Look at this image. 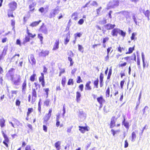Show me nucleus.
Returning a JSON list of instances; mask_svg holds the SVG:
<instances>
[{
    "label": "nucleus",
    "mask_w": 150,
    "mask_h": 150,
    "mask_svg": "<svg viewBox=\"0 0 150 150\" xmlns=\"http://www.w3.org/2000/svg\"><path fill=\"white\" fill-rule=\"evenodd\" d=\"M115 26V24L112 25L110 23L104 26L105 29L107 30H110L113 29Z\"/></svg>",
    "instance_id": "10"
},
{
    "label": "nucleus",
    "mask_w": 150,
    "mask_h": 150,
    "mask_svg": "<svg viewBox=\"0 0 150 150\" xmlns=\"http://www.w3.org/2000/svg\"><path fill=\"white\" fill-rule=\"evenodd\" d=\"M59 40H56L55 42L52 50H54L58 49L59 48Z\"/></svg>",
    "instance_id": "16"
},
{
    "label": "nucleus",
    "mask_w": 150,
    "mask_h": 150,
    "mask_svg": "<svg viewBox=\"0 0 150 150\" xmlns=\"http://www.w3.org/2000/svg\"><path fill=\"white\" fill-rule=\"evenodd\" d=\"M126 18V19L130 18V13L127 11H121L120 12Z\"/></svg>",
    "instance_id": "17"
},
{
    "label": "nucleus",
    "mask_w": 150,
    "mask_h": 150,
    "mask_svg": "<svg viewBox=\"0 0 150 150\" xmlns=\"http://www.w3.org/2000/svg\"><path fill=\"white\" fill-rule=\"evenodd\" d=\"M38 38L40 39L41 43H42V41L43 39V37L42 36V34H39L38 36Z\"/></svg>",
    "instance_id": "51"
},
{
    "label": "nucleus",
    "mask_w": 150,
    "mask_h": 150,
    "mask_svg": "<svg viewBox=\"0 0 150 150\" xmlns=\"http://www.w3.org/2000/svg\"><path fill=\"white\" fill-rule=\"evenodd\" d=\"M55 14L53 13V12L52 11V10L51 11L50 13L49 17L50 18H52V17H53L55 16Z\"/></svg>",
    "instance_id": "40"
},
{
    "label": "nucleus",
    "mask_w": 150,
    "mask_h": 150,
    "mask_svg": "<svg viewBox=\"0 0 150 150\" xmlns=\"http://www.w3.org/2000/svg\"><path fill=\"white\" fill-rule=\"evenodd\" d=\"M64 105H64L63 109V113H62V116H63V117H64V114L66 112V108L65 107H64Z\"/></svg>",
    "instance_id": "53"
},
{
    "label": "nucleus",
    "mask_w": 150,
    "mask_h": 150,
    "mask_svg": "<svg viewBox=\"0 0 150 150\" xmlns=\"http://www.w3.org/2000/svg\"><path fill=\"white\" fill-rule=\"evenodd\" d=\"M78 80L77 81V82L78 83H79L81 82H82V80H81V78L80 76H78L77 77Z\"/></svg>",
    "instance_id": "59"
},
{
    "label": "nucleus",
    "mask_w": 150,
    "mask_h": 150,
    "mask_svg": "<svg viewBox=\"0 0 150 150\" xmlns=\"http://www.w3.org/2000/svg\"><path fill=\"white\" fill-rule=\"evenodd\" d=\"M132 19L134 20V22L136 24V25H137V19H136V17L135 16V14H132Z\"/></svg>",
    "instance_id": "48"
},
{
    "label": "nucleus",
    "mask_w": 150,
    "mask_h": 150,
    "mask_svg": "<svg viewBox=\"0 0 150 150\" xmlns=\"http://www.w3.org/2000/svg\"><path fill=\"white\" fill-rule=\"evenodd\" d=\"M99 80L98 79H97L95 81H94V84L95 86H96V88H98V84Z\"/></svg>",
    "instance_id": "37"
},
{
    "label": "nucleus",
    "mask_w": 150,
    "mask_h": 150,
    "mask_svg": "<svg viewBox=\"0 0 150 150\" xmlns=\"http://www.w3.org/2000/svg\"><path fill=\"white\" fill-rule=\"evenodd\" d=\"M41 20H40L38 21H35L33 22L32 23H31L30 25V26H31L32 27H34L38 25L39 23L41 22Z\"/></svg>",
    "instance_id": "24"
},
{
    "label": "nucleus",
    "mask_w": 150,
    "mask_h": 150,
    "mask_svg": "<svg viewBox=\"0 0 150 150\" xmlns=\"http://www.w3.org/2000/svg\"><path fill=\"white\" fill-rule=\"evenodd\" d=\"M109 39V38L107 37L104 38L103 40V43H105Z\"/></svg>",
    "instance_id": "56"
},
{
    "label": "nucleus",
    "mask_w": 150,
    "mask_h": 150,
    "mask_svg": "<svg viewBox=\"0 0 150 150\" xmlns=\"http://www.w3.org/2000/svg\"><path fill=\"white\" fill-rule=\"evenodd\" d=\"M78 116L81 118L85 119L86 115L83 111L79 110Z\"/></svg>",
    "instance_id": "11"
},
{
    "label": "nucleus",
    "mask_w": 150,
    "mask_h": 150,
    "mask_svg": "<svg viewBox=\"0 0 150 150\" xmlns=\"http://www.w3.org/2000/svg\"><path fill=\"white\" fill-rule=\"evenodd\" d=\"M91 5L92 6H95L98 5V4L95 1H93L92 2L91 4Z\"/></svg>",
    "instance_id": "64"
},
{
    "label": "nucleus",
    "mask_w": 150,
    "mask_h": 150,
    "mask_svg": "<svg viewBox=\"0 0 150 150\" xmlns=\"http://www.w3.org/2000/svg\"><path fill=\"white\" fill-rule=\"evenodd\" d=\"M34 84L35 86V87L36 88L35 89L36 90H37L38 88H40V85L36 83H35Z\"/></svg>",
    "instance_id": "57"
},
{
    "label": "nucleus",
    "mask_w": 150,
    "mask_h": 150,
    "mask_svg": "<svg viewBox=\"0 0 150 150\" xmlns=\"http://www.w3.org/2000/svg\"><path fill=\"white\" fill-rule=\"evenodd\" d=\"M36 76L35 74H33L30 77V80L31 81H34L35 79V77Z\"/></svg>",
    "instance_id": "36"
},
{
    "label": "nucleus",
    "mask_w": 150,
    "mask_h": 150,
    "mask_svg": "<svg viewBox=\"0 0 150 150\" xmlns=\"http://www.w3.org/2000/svg\"><path fill=\"white\" fill-rule=\"evenodd\" d=\"M73 79H69V80L67 84L69 85H70L71 84L72 85L73 84Z\"/></svg>",
    "instance_id": "46"
},
{
    "label": "nucleus",
    "mask_w": 150,
    "mask_h": 150,
    "mask_svg": "<svg viewBox=\"0 0 150 150\" xmlns=\"http://www.w3.org/2000/svg\"><path fill=\"white\" fill-rule=\"evenodd\" d=\"M119 29L116 28L112 30L111 32V34L113 36H117L119 33Z\"/></svg>",
    "instance_id": "13"
},
{
    "label": "nucleus",
    "mask_w": 150,
    "mask_h": 150,
    "mask_svg": "<svg viewBox=\"0 0 150 150\" xmlns=\"http://www.w3.org/2000/svg\"><path fill=\"white\" fill-rule=\"evenodd\" d=\"M61 144V142L59 141L57 142L55 144V146L57 150H59L60 149V146Z\"/></svg>",
    "instance_id": "25"
},
{
    "label": "nucleus",
    "mask_w": 150,
    "mask_h": 150,
    "mask_svg": "<svg viewBox=\"0 0 150 150\" xmlns=\"http://www.w3.org/2000/svg\"><path fill=\"white\" fill-rule=\"evenodd\" d=\"M119 34L121 35L122 36L124 37L126 35V33L123 32L122 30L119 29Z\"/></svg>",
    "instance_id": "33"
},
{
    "label": "nucleus",
    "mask_w": 150,
    "mask_h": 150,
    "mask_svg": "<svg viewBox=\"0 0 150 150\" xmlns=\"http://www.w3.org/2000/svg\"><path fill=\"white\" fill-rule=\"evenodd\" d=\"M11 11L10 10H9L8 12V16L9 17H13L14 16L12 14L13 13L11 12Z\"/></svg>",
    "instance_id": "39"
},
{
    "label": "nucleus",
    "mask_w": 150,
    "mask_h": 150,
    "mask_svg": "<svg viewBox=\"0 0 150 150\" xmlns=\"http://www.w3.org/2000/svg\"><path fill=\"white\" fill-rule=\"evenodd\" d=\"M79 130L80 131V132L83 133H84L85 132V130H86L87 131H88V127H82L79 126Z\"/></svg>",
    "instance_id": "14"
},
{
    "label": "nucleus",
    "mask_w": 150,
    "mask_h": 150,
    "mask_svg": "<svg viewBox=\"0 0 150 150\" xmlns=\"http://www.w3.org/2000/svg\"><path fill=\"white\" fill-rule=\"evenodd\" d=\"M43 130L45 132H47V127L45 125H44L43 126Z\"/></svg>",
    "instance_id": "58"
},
{
    "label": "nucleus",
    "mask_w": 150,
    "mask_h": 150,
    "mask_svg": "<svg viewBox=\"0 0 150 150\" xmlns=\"http://www.w3.org/2000/svg\"><path fill=\"white\" fill-rule=\"evenodd\" d=\"M83 47H82V46L79 45H78V50H79L81 52H83Z\"/></svg>",
    "instance_id": "50"
},
{
    "label": "nucleus",
    "mask_w": 150,
    "mask_h": 150,
    "mask_svg": "<svg viewBox=\"0 0 150 150\" xmlns=\"http://www.w3.org/2000/svg\"><path fill=\"white\" fill-rule=\"evenodd\" d=\"M110 89L109 87H108L106 90L105 92V96L106 97H109L110 96Z\"/></svg>",
    "instance_id": "32"
},
{
    "label": "nucleus",
    "mask_w": 150,
    "mask_h": 150,
    "mask_svg": "<svg viewBox=\"0 0 150 150\" xmlns=\"http://www.w3.org/2000/svg\"><path fill=\"white\" fill-rule=\"evenodd\" d=\"M97 100L101 105H103V103L105 102V100L103 98L102 96L98 98H97Z\"/></svg>",
    "instance_id": "19"
},
{
    "label": "nucleus",
    "mask_w": 150,
    "mask_h": 150,
    "mask_svg": "<svg viewBox=\"0 0 150 150\" xmlns=\"http://www.w3.org/2000/svg\"><path fill=\"white\" fill-rule=\"evenodd\" d=\"M101 9H102V7H100L99 8L96 9V11L97 13V14H98V15H99Z\"/></svg>",
    "instance_id": "60"
},
{
    "label": "nucleus",
    "mask_w": 150,
    "mask_h": 150,
    "mask_svg": "<svg viewBox=\"0 0 150 150\" xmlns=\"http://www.w3.org/2000/svg\"><path fill=\"white\" fill-rule=\"evenodd\" d=\"M106 23V20L104 18L103 20L102 21H101L100 22V23L101 25H103L105 24Z\"/></svg>",
    "instance_id": "54"
},
{
    "label": "nucleus",
    "mask_w": 150,
    "mask_h": 150,
    "mask_svg": "<svg viewBox=\"0 0 150 150\" xmlns=\"http://www.w3.org/2000/svg\"><path fill=\"white\" fill-rule=\"evenodd\" d=\"M70 34L69 33H68L67 34V37L66 39H65L64 44L65 45H66L67 43L69 42L70 40Z\"/></svg>",
    "instance_id": "26"
},
{
    "label": "nucleus",
    "mask_w": 150,
    "mask_h": 150,
    "mask_svg": "<svg viewBox=\"0 0 150 150\" xmlns=\"http://www.w3.org/2000/svg\"><path fill=\"white\" fill-rule=\"evenodd\" d=\"M41 101V99H40L39 100V102H38V110L40 112L41 109V105H40Z\"/></svg>",
    "instance_id": "47"
},
{
    "label": "nucleus",
    "mask_w": 150,
    "mask_h": 150,
    "mask_svg": "<svg viewBox=\"0 0 150 150\" xmlns=\"http://www.w3.org/2000/svg\"><path fill=\"white\" fill-rule=\"evenodd\" d=\"M136 34L135 33H133L132 34V36L131 37V39L132 40L134 39V37L136 35Z\"/></svg>",
    "instance_id": "63"
},
{
    "label": "nucleus",
    "mask_w": 150,
    "mask_h": 150,
    "mask_svg": "<svg viewBox=\"0 0 150 150\" xmlns=\"http://www.w3.org/2000/svg\"><path fill=\"white\" fill-rule=\"evenodd\" d=\"M66 78L64 77V78H63L62 80V86H64L65 85L66 82Z\"/></svg>",
    "instance_id": "52"
},
{
    "label": "nucleus",
    "mask_w": 150,
    "mask_h": 150,
    "mask_svg": "<svg viewBox=\"0 0 150 150\" xmlns=\"http://www.w3.org/2000/svg\"><path fill=\"white\" fill-rule=\"evenodd\" d=\"M5 120L3 117L0 119V126L1 128H3L5 126Z\"/></svg>",
    "instance_id": "15"
},
{
    "label": "nucleus",
    "mask_w": 150,
    "mask_h": 150,
    "mask_svg": "<svg viewBox=\"0 0 150 150\" xmlns=\"http://www.w3.org/2000/svg\"><path fill=\"white\" fill-rule=\"evenodd\" d=\"M115 122L114 120H111L110 123V127L112 128L115 126Z\"/></svg>",
    "instance_id": "43"
},
{
    "label": "nucleus",
    "mask_w": 150,
    "mask_h": 150,
    "mask_svg": "<svg viewBox=\"0 0 150 150\" xmlns=\"http://www.w3.org/2000/svg\"><path fill=\"white\" fill-rule=\"evenodd\" d=\"M30 38L29 36H26L25 38V40L24 41L23 43H25L27 42H29L30 41Z\"/></svg>",
    "instance_id": "38"
},
{
    "label": "nucleus",
    "mask_w": 150,
    "mask_h": 150,
    "mask_svg": "<svg viewBox=\"0 0 150 150\" xmlns=\"http://www.w3.org/2000/svg\"><path fill=\"white\" fill-rule=\"evenodd\" d=\"M142 59L143 63V67L144 68L145 67L146 64L145 63L144 61V59H145V57H144V54L143 52H142Z\"/></svg>",
    "instance_id": "29"
},
{
    "label": "nucleus",
    "mask_w": 150,
    "mask_h": 150,
    "mask_svg": "<svg viewBox=\"0 0 150 150\" xmlns=\"http://www.w3.org/2000/svg\"><path fill=\"white\" fill-rule=\"evenodd\" d=\"M30 59L31 62V64L32 65L35 64L36 63V60L34 58V56L33 54H30V58H29V60L30 61Z\"/></svg>",
    "instance_id": "21"
},
{
    "label": "nucleus",
    "mask_w": 150,
    "mask_h": 150,
    "mask_svg": "<svg viewBox=\"0 0 150 150\" xmlns=\"http://www.w3.org/2000/svg\"><path fill=\"white\" fill-rule=\"evenodd\" d=\"M20 56V54H16L13 56L11 59V62H14L15 61V64H18V58Z\"/></svg>",
    "instance_id": "7"
},
{
    "label": "nucleus",
    "mask_w": 150,
    "mask_h": 150,
    "mask_svg": "<svg viewBox=\"0 0 150 150\" xmlns=\"http://www.w3.org/2000/svg\"><path fill=\"white\" fill-rule=\"evenodd\" d=\"M37 97L36 89L35 88H33L32 92V101L33 103L35 101Z\"/></svg>",
    "instance_id": "6"
},
{
    "label": "nucleus",
    "mask_w": 150,
    "mask_h": 150,
    "mask_svg": "<svg viewBox=\"0 0 150 150\" xmlns=\"http://www.w3.org/2000/svg\"><path fill=\"white\" fill-rule=\"evenodd\" d=\"M144 14L147 17H149L150 15V11L149 10H147L143 12Z\"/></svg>",
    "instance_id": "34"
},
{
    "label": "nucleus",
    "mask_w": 150,
    "mask_h": 150,
    "mask_svg": "<svg viewBox=\"0 0 150 150\" xmlns=\"http://www.w3.org/2000/svg\"><path fill=\"white\" fill-rule=\"evenodd\" d=\"M81 96V94L80 93L77 91L76 93V98L77 102H78L80 100V98Z\"/></svg>",
    "instance_id": "31"
},
{
    "label": "nucleus",
    "mask_w": 150,
    "mask_h": 150,
    "mask_svg": "<svg viewBox=\"0 0 150 150\" xmlns=\"http://www.w3.org/2000/svg\"><path fill=\"white\" fill-rule=\"evenodd\" d=\"M125 82V81L124 80H123L122 81H121L120 82V85L121 88H123V86L124 84V83Z\"/></svg>",
    "instance_id": "61"
},
{
    "label": "nucleus",
    "mask_w": 150,
    "mask_h": 150,
    "mask_svg": "<svg viewBox=\"0 0 150 150\" xmlns=\"http://www.w3.org/2000/svg\"><path fill=\"white\" fill-rule=\"evenodd\" d=\"M78 14L76 12L73 13L72 15V18L74 20H76L77 18Z\"/></svg>",
    "instance_id": "28"
},
{
    "label": "nucleus",
    "mask_w": 150,
    "mask_h": 150,
    "mask_svg": "<svg viewBox=\"0 0 150 150\" xmlns=\"http://www.w3.org/2000/svg\"><path fill=\"white\" fill-rule=\"evenodd\" d=\"M124 59L128 61L132 60L133 59L134 60L136 61V56L135 54H133V55L132 57H125Z\"/></svg>",
    "instance_id": "12"
},
{
    "label": "nucleus",
    "mask_w": 150,
    "mask_h": 150,
    "mask_svg": "<svg viewBox=\"0 0 150 150\" xmlns=\"http://www.w3.org/2000/svg\"><path fill=\"white\" fill-rule=\"evenodd\" d=\"M40 31L45 34H47V28L43 25H42L40 28Z\"/></svg>",
    "instance_id": "20"
},
{
    "label": "nucleus",
    "mask_w": 150,
    "mask_h": 150,
    "mask_svg": "<svg viewBox=\"0 0 150 150\" xmlns=\"http://www.w3.org/2000/svg\"><path fill=\"white\" fill-rule=\"evenodd\" d=\"M136 137V135L134 132H133L132 134V141L134 142V141L135 138Z\"/></svg>",
    "instance_id": "30"
},
{
    "label": "nucleus",
    "mask_w": 150,
    "mask_h": 150,
    "mask_svg": "<svg viewBox=\"0 0 150 150\" xmlns=\"http://www.w3.org/2000/svg\"><path fill=\"white\" fill-rule=\"evenodd\" d=\"M91 83V81H89L88 82L86 83V87L85 88L86 89L88 90H91V86H90V84Z\"/></svg>",
    "instance_id": "27"
},
{
    "label": "nucleus",
    "mask_w": 150,
    "mask_h": 150,
    "mask_svg": "<svg viewBox=\"0 0 150 150\" xmlns=\"http://www.w3.org/2000/svg\"><path fill=\"white\" fill-rule=\"evenodd\" d=\"M49 51L46 50H42L41 52L39 53L40 56L45 57L49 54Z\"/></svg>",
    "instance_id": "9"
},
{
    "label": "nucleus",
    "mask_w": 150,
    "mask_h": 150,
    "mask_svg": "<svg viewBox=\"0 0 150 150\" xmlns=\"http://www.w3.org/2000/svg\"><path fill=\"white\" fill-rule=\"evenodd\" d=\"M84 22V20L83 19H81L78 22V24L80 25H82Z\"/></svg>",
    "instance_id": "55"
},
{
    "label": "nucleus",
    "mask_w": 150,
    "mask_h": 150,
    "mask_svg": "<svg viewBox=\"0 0 150 150\" xmlns=\"http://www.w3.org/2000/svg\"><path fill=\"white\" fill-rule=\"evenodd\" d=\"M134 50V47H130L129 49V51L128 52H126V54L128 53H131Z\"/></svg>",
    "instance_id": "42"
},
{
    "label": "nucleus",
    "mask_w": 150,
    "mask_h": 150,
    "mask_svg": "<svg viewBox=\"0 0 150 150\" xmlns=\"http://www.w3.org/2000/svg\"><path fill=\"white\" fill-rule=\"evenodd\" d=\"M50 103V100L49 99H46L44 102V105L47 106H48Z\"/></svg>",
    "instance_id": "45"
},
{
    "label": "nucleus",
    "mask_w": 150,
    "mask_h": 150,
    "mask_svg": "<svg viewBox=\"0 0 150 150\" xmlns=\"http://www.w3.org/2000/svg\"><path fill=\"white\" fill-rule=\"evenodd\" d=\"M28 29H27V33L28 35V36L30 37H31L32 38H34L36 35L35 34H34V35H33V34H32V33H30L29 31H28Z\"/></svg>",
    "instance_id": "41"
},
{
    "label": "nucleus",
    "mask_w": 150,
    "mask_h": 150,
    "mask_svg": "<svg viewBox=\"0 0 150 150\" xmlns=\"http://www.w3.org/2000/svg\"><path fill=\"white\" fill-rule=\"evenodd\" d=\"M33 109L32 108H28V112L27 113V115L28 116L33 112Z\"/></svg>",
    "instance_id": "49"
},
{
    "label": "nucleus",
    "mask_w": 150,
    "mask_h": 150,
    "mask_svg": "<svg viewBox=\"0 0 150 150\" xmlns=\"http://www.w3.org/2000/svg\"><path fill=\"white\" fill-rule=\"evenodd\" d=\"M1 133L4 139V141L3 142V143L7 147L8 146L7 143L9 141V139L7 137L6 134L5 133L3 130H2Z\"/></svg>",
    "instance_id": "4"
},
{
    "label": "nucleus",
    "mask_w": 150,
    "mask_h": 150,
    "mask_svg": "<svg viewBox=\"0 0 150 150\" xmlns=\"http://www.w3.org/2000/svg\"><path fill=\"white\" fill-rule=\"evenodd\" d=\"M52 112V109H50L49 110V112L48 114H46L43 117V123L46 125L47 123V121L49 120L50 117L51 115V113Z\"/></svg>",
    "instance_id": "2"
},
{
    "label": "nucleus",
    "mask_w": 150,
    "mask_h": 150,
    "mask_svg": "<svg viewBox=\"0 0 150 150\" xmlns=\"http://www.w3.org/2000/svg\"><path fill=\"white\" fill-rule=\"evenodd\" d=\"M112 69L111 67L109 69L108 73V76H107V79H110V76L112 74Z\"/></svg>",
    "instance_id": "35"
},
{
    "label": "nucleus",
    "mask_w": 150,
    "mask_h": 150,
    "mask_svg": "<svg viewBox=\"0 0 150 150\" xmlns=\"http://www.w3.org/2000/svg\"><path fill=\"white\" fill-rule=\"evenodd\" d=\"M12 83L15 85L18 86L19 85L21 81V76L20 75L16 74V77L11 80Z\"/></svg>",
    "instance_id": "1"
},
{
    "label": "nucleus",
    "mask_w": 150,
    "mask_h": 150,
    "mask_svg": "<svg viewBox=\"0 0 150 150\" xmlns=\"http://www.w3.org/2000/svg\"><path fill=\"white\" fill-rule=\"evenodd\" d=\"M23 63V59L22 58L20 60L19 64L18 65V66L20 67H21L22 66V64Z\"/></svg>",
    "instance_id": "44"
},
{
    "label": "nucleus",
    "mask_w": 150,
    "mask_h": 150,
    "mask_svg": "<svg viewBox=\"0 0 150 150\" xmlns=\"http://www.w3.org/2000/svg\"><path fill=\"white\" fill-rule=\"evenodd\" d=\"M122 124L127 129H129V123L125 121V119L124 117L123 121L122 122Z\"/></svg>",
    "instance_id": "22"
},
{
    "label": "nucleus",
    "mask_w": 150,
    "mask_h": 150,
    "mask_svg": "<svg viewBox=\"0 0 150 150\" xmlns=\"http://www.w3.org/2000/svg\"><path fill=\"white\" fill-rule=\"evenodd\" d=\"M52 11L55 14V16L57 14L59 13L57 9H54L52 10Z\"/></svg>",
    "instance_id": "62"
},
{
    "label": "nucleus",
    "mask_w": 150,
    "mask_h": 150,
    "mask_svg": "<svg viewBox=\"0 0 150 150\" xmlns=\"http://www.w3.org/2000/svg\"><path fill=\"white\" fill-rule=\"evenodd\" d=\"M8 6L11 11H13L17 8V4L15 1H12L9 3Z\"/></svg>",
    "instance_id": "5"
},
{
    "label": "nucleus",
    "mask_w": 150,
    "mask_h": 150,
    "mask_svg": "<svg viewBox=\"0 0 150 150\" xmlns=\"http://www.w3.org/2000/svg\"><path fill=\"white\" fill-rule=\"evenodd\" d=\"M119 5V1H110L109 4V5L111 7L114 8L117 6Z\"/></svg>",
    "instance_id": "8"
},
{
    "label": "nucleus",
    "mask_w": 150,
    "mask_h": 150,
    "mask_svg": "<svg viewBox=\"0 0 150 150\" xmlns=\"http://www.w3.org/2000/svg\"><path fill=\"white\" fill-rule=\"evenodd\" d=\"M14 73V69L13 68H11L6 74V76L10 80H13Z\"/></svg>",
    "instance_id": "3"
},
{
    "label": "nucleus",
    "mask_w": 150,
    "mask_h": 150,
    "mask_svg": "<svg viewBox=\"0 0 150 150\" xmlns=\"http://www.w3.org/2000/svg\"><path fill=\"white\" fill-rule=\"evenodd\" d=\"M26 90V82L25 80L22 85V92L25 93Z\"/></svg>",
    "instance_id": "18"
},
{
    "label": "nucleus",
    "mask_w": 150,
    "mask_h": 150,
    "mask_svg": "<svg viewBox=\"0 0 150 150\" xmlns=\"http://www.w3.org/2000/svg\"><path fill=\"white\" fill-rule=\"evenodd\" d=\"M8 48L7 47L5 46L4 47V50H3L2 54L0 56V59H1L3 56H5L6 53Z\"/></svg>",
    "instance_id": "23"
}]
</instances>
